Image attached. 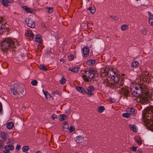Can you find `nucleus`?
I'll use <instances>...</instances> for the list:
<instances>
[{"label": "nucleus", "instance_id": "1", "mask_svg": "<svg viewBox=\"0 0 153 153\" xmlns=\"http://www.w3.org/2000/svg\"><path fill=\"white\" fill-rule=\"evenodd\" d=\"M146 88L144 84H142L141 85L138 84L135 87V90L131 89L132 94L136 98L135 100H136L138 102L144 104L147 103L151 98V94L146 90Z\"/></svg>", "mask_w": 153, "mask_h": 153}, {"label": "nucleus", "instance_id": "2", "mask_svg": "<svg viewBox=\"0 0 153 153\" xmlns=\"http://www.w3.org/2000/svg\"><path fill=\"white\" fill-rule=\"evenodd\" d=\"M10 89L11 92L14 97L17 98H21L26 93L24 85L18 82H16L11 85Z\"/></svg>", "mask_w": 153, "mask_h": 153}, {"label": "nucleus", "instance_id": "3", "mask_svg": "<svg viewBox=\"0 0 153 153\" xmlns=\"http://www.w3.org/2000/svg\"><path fill=\"white\" fill-rule=\"evenodd\" d=\"M108 74L115 82L114 85L116 88H120L124 84V78L122 77L120 75L116 74L113 69L109 70L108 71Z\"/></svg>", "mask_w": 153, "mask_h": 153}, {"label": "nucleus", "instance_id": "4", "mask_svg": "<svg viewBox=\"0 0 153 153\" xmlns=\"http://www.w3.org/2000/svg\"><path fill=\"white\" fill-rule=\"evenodd\" d=\"M15 47L14 43L10 38H4L0 45V49L3 51H7Z\"/></svg>", "mask_w": 153, "mask_h": 153}, {"label": "nucleus", "instance_id": "5", "mask_svg": "<svg viewBox=\"0 0 153 153\" xmlns=\"http://www.w3.org/2000/svg\"><path fill=\"white\" fill-rule=\"evenodd\" d=\"M82 78L84 81L88 82L89 79H91L94 77L95 75L94 71L91 69H88L84 71Z\"/></svg>", "mask_w": 153, "mask_h": 153}, {"label": "nucleus", "instance_id": "6", "mask_svg": "<svg viewBox=\"0 0 153 153\" xmlns=\"http://www.w3.org/2000/svg\"><path fill=\"white\" fill-rule=\"evenodd\" d=\"M7 25L4 22L2 18L0 19V34L3 33L4 31H6L8 27Z\"/></svg>", "mask_w": 153, "mask_h": 153}, {"label": "nucleus", "instance_id": "7", "mask_svg": "<svg viewBox=\"0 0 153 153\" xmlns=\"http://www.w3.org/2000/svg\"><path fill=\"white\" fill-rule=\"evenodd\" d=\"M144 116L146 118L147 120H149L150 117H152L153 116V106L149 108V109L145 112Z\"/></svg>", "mask_w": 153, "mask_h": 153}, {"label": "nucleus", "instance_id": "8", "mask_svg": "<svg viewBox=\"0 0 153 153\" xmlns=\"http://www.w3.org/2000/svg\"><path fill=\"white\" fill-rule=\"evenodd\" d=\"M25 23L28 26L32 28L35 27V25L34 22L32 20L28 18H26V19Z\"/></svg>", "mask_w": 153, "mask_h": 153}, {"label": "nucleus", "instance_id": "9", "mask_svg": "<svg viewBox=\"0 0 153 153\" xmlns=\"http://www.w3.org/2000/svg\"><path fill=\"white\" fill-rule=\"evenodd\" d=\"M95 89V88L93 86H90L87 87V90H85L86 92V94L90 96H93L94 94L92 93V92Z\"/></svg>", "mask_w": 153, "mask_h": 153}, {"label": "nucleus", "instance_id": "10", "mask_svg": "<svg viewBox=\"0 0 153 153\" xmlns=\"http://www.w3.org/2000/svg\"><path fill=\"white\" fill-rule=\"evenodd\" d=\"M115 83V82H114L113 83H111L109 82V80H108L107 79H104V84L106 86H108L111 88H116L114 85Z\"/></svg>", "mask_w": 153, "mask_h": 153}, {"label": "nucleus", "instance_id": "11", "mask_svg": "<svg viewBox=\"0 0 153 153\" xmlns=\"http://www.w3.org/2000/svg\"><path fill=\"white\" fill-rule=\"evenodd\" d=\"M149 17V23L150 26H153V14H151L150 12H148Z\"/></svg>", "mask_w": 153, "mask_h": 153}, {"label": "nucleus", "instance_id": "12", "mask_svg": "<svg viewBox=\"0 0 153 153\" xmlns=\"http://www.w3.org/2000/svg\"><path fill=\"white\" fill-rule=\"evenodd\" d=\"M149 75V73L147 71H145L143 72L141 74V77L143 78V80L144 82H146V79H148L149 77L148 76Z\"/></svg>", "mask_w": 153, "mask_h": 153}, {"label": "nucleus", "instance_id": "13", "mask_svg": "<svg viewBox=\"0 0 153 153\" xmlns=\"http://www.w3.org/2000/svg\"><path fill=\"white\" fill-rule=\"evenodd\" d=\"M120 91L122 94L125 96H128L129 93V91L127 89L124 88H122Z\"/></svg>", "mask_w": 153, "mask_h": 153}, {"label": "nucleus", "instance_id": "14", "mask_svg": "<svg viewBox=\"0 0 153 153\" xmlns=\"http://www.w3.org/2000/svg\"><path fill=\"white\" fill-rule=\"evenodd\" d=\"M82 51L84 56L85 57L88 56L89 50L86 47H84L82 49Z\"/></svg>", "mask_w": 153, "mask_h": 153}, {"label": "nucleus", "instance_id": "15", "mask_svg": "<svg viewBox=\"0 0 153 153\" xmlns=\"http://www.w3.org/2000/svg\"><path fill=\"white\" fill-rule=\"evenodd\" d=\"M76 88L78 91L82 93V94H86L85 90L83 88L81 87H76Z\"/></svg>", "mask_w": 153, "mask_h": 153}, {"label": "nucleus", "instance_id": "16", "mask_svg": "<svg viewBox=\"0 0 153 153\" xmlns=\"http://www.w3.org/2000/svg\"><path fill=\"white\" fill-rule=\"evenodd\" d=\"M1 2L4 6L7 7L8 5V3L9 2H12L13 1L12 0H1Z\"/></svg>", "mask_w": 153, "mask_h": 153}, {"label": "nucleus", "instance_id": "17", "mask_svg": "<svg viewBox=\"0 0 153 153\" xmlns=\"http://www.w3.org/2000/svg\"><path fill=\"white\" fill-rule=\"evenodd\" d=\"M8 135L4 132H1L0 133L1 138L4 141H6L7 137Z\"/></svg>", "mask_w": 153, "mask_h": 153}, {"label": "nucleus", "instance_id": "18", "mask_svg": "<svg viewBox=\"0 0 153 153\" xmlns=\"http://www.w3.org/2000/svg\"><path fill=\"white\" fill-rule=\"evenodd\" d=\"M43 92L47 100H49L51 99V96L50 94H49L48 92L47 91H45L43 90Z\"/></svg>", "mask_w": 153, "mask_h": 153}, {"label": "nucleus", "instance_id": "19", "mask_svg": "<svg viewBox=\"0 0 153 153\" xmlns=\"http://www.w3.org/2000/svg\"><path fill=\"white\" fill-rule=\"evenodd\" d=\"M126 111L129 113L130 114L133 115L135 114V111L134 109L132 108H127Z\"/></svg>", "mask_w": 153, "mask_h": 153}, {"label": "nucleus", "instance_id": "20", "mask_svg": "<svg viewBox=\"0 0 153 153\" xmlns=\"http://www.w3.org/2000/svg\"><path fill=\"white\" fill-rule=\"evenodd\" d=\"M69 128L68 123L66 122H65L62 126V128L64 131H67Z\"/></svg>", "mask_w": 153, "mask_h": 153}, {"label": "nucleus", "instance_id": "21", "mask_svg": "<svg viewBox=\"0 0 153 153\" xmlns=\"http://www.w3.org/2000/svg\"><path fill=\"white\" fill-rule=\"evenodd\" d=\"M83 141V137L81 136L77 137L76 140V141L77 143H81Z\"/></svg>", "mask_w": 153, "mask_h": 153}, {"label": "nucleus", "instance_id": "22", "mask_svg": "<svg viewBox=\"0 0 153 153\" xmlns=\"http://www.w3.org/2000/svg\"><path fill=\"white\" fill-rule=\"evenodd\" d=\"M80 68L79 67H75L74 68H70L68 69V70L71 71L74 73H77L79 71Z\"/></svg>", "mask_w": 153, "mask_h": 153}, {"label": "nucleus", "instance_id": "23", "mask_svg": "<svg viewBox=\"0 0 153 153\" xmlns=\"http://www.w3.org/2000/svg\"><path fill=\"white\" fill-rule=\"evenodd\" d=\"M4 148L6 150H10L13 149H14V147L12 145H7L5 146Z\"/></svg>", "mask_w": 153, "mask_h": 153}, {"label": "nucleus", "instance_id": "24", "mask_svg": "<svg viewBox=\"0 0 153 153\" xmlns=\"http://www.w3.org/2000/svg\"><path fill=\"white\" fill-rule=\"evenodd\" d=\"M95 63V60L93 59L88 60L86 61V64L88 65H93Z\"/></svg>", "mask_w": 153, "mask_h": 153}, {"label": "nucleus", "instance_id": "25", "mask_svg": "<svg viewBox=\"0 0 153 153\" xmlns=\"http://www.w3.org/2000/svg\"><path fill=\"white\" fill-rule=\"evenodd\" d=\"M14 126L13 123L12 122H10L7 124V127L9 129L12 128Z\"/></svg>", "mask_w": 153, "mask_h": 153}, {"label": "nucleus", "instance_id": "26", "mask_svg": "<svg viewBox=\"0 0 153 153\" xmlns=\"http://www.w3.org/2000/svg\"><path fill=\"white\" fill-rule=\"evenodd\" d=\"M139 63L137 61H134L132 62L131 64V66L134 68H137L139 66Z\"/></svg>", "mask_w": 153, "mask_h": 153}, {"label": "nucleus", "instance_id": "27", "mask_svg": "<svg viewBox=\"0 0 153 153\" xmlns=\"http://www.w3.org/2000/svg\"><path fill=\"white\" fill-rule=\"evenodd\" d=\"M129 28L128 25H123L121 27V30L123 31H125L128 30Z\"/></svg>", "mask_w": 153, "mask_h": 153}, {"label": "nucleus", "instance_id": "28", "mask_svg": "<svg viewBox=\"0 0 153 153\" xmlns=\"http://www.w3.org/2000/svg\"><path fill=\"white\" fill-rule=\"evenodd\" d=\"M60 120L61 121H62L65 120L67 117V116L64 114H60Z\"/></svg>", "mask_w": 153, "mask_h": 153}, {"label": "nucleus", "instance_id": "29", "mask_svg": "<svg viewBox=\"0 0 153 153\" xmlns=\"http://www.w3.org/2000/svg\"><path fill=\"white\" fill-rule=\"evenodd\" d=\"M129 128L132 130L133 132H137V130L134 125H130Z\"/></svg>", "mask_w": 153, "mask_h": 153}, {"label": "nucleus", "instance_id": "30", "mask_svg": "<svg viewBox=\"0 0 153 153\" xmlns=\"http://www.w3.org/2000/svg\"><path fill=\"white\" fill-rule=\"evenodd\" d=\"M36 42H40L42 41V39L40 38L39 35H37L35 38Z\"/></svg>", "mask_w": 153, "mask_h": 153}, {"label": "nucleus", "instance_id": "31", "mask_svg": "<svg viewBox=\"0 0 153 153\" xmlns=\"http://www.w3.org/2000/svg\"><path fill=\"white\" fill-rule=\"evenodd\" d=\"M105 109L104 107L101 106L98 108L97 110L99 112L101 113H102Z\"/></svg>", "mask_w": 153, "mask_h": 153}, {"label": "nucleus", "instance_id": "32", "mask_svg": "<svg viewBox=\"0 0 153 153\" xmlns=\"http://www.w3.org/2000/svg\"><path fill=\"white\" fill-rule=\"evenodd\" d=\"M87 10L92 14H94L95 12V10L92 7H89Z\"/></svg>", "mask_w": 153, "mask_h": 153}, {"label": "nucleus", "instance_id": "33", "mask_svg": "<svg viewBox=\"0 0 153 153\" xmlns=\"http://www.w3.org/2000/svg\"><path fill=\"white\" fill-rule=\"evenodd\" d=\"M29 149V147L27 146H24L22 148V151L23 152L27 151Z\"/></svg>", "mask_w": 153, "mask_h": 153}, {"label": "nucleus", "instance_id": "34", "mask_svg": "<svg viewBox=\"0 0 153 153\" xmlns=\"http://www.w3.org/2000/svg\"><path fill=\"white\" fill-rule=\"evenodd\" d=\"M66 79L62 77L61 80L59 81V83L62 85H63L65 84L66 82Z\"/></svg>", "mask_w": 153, "mask_h": 153}, {"label": "nucleus", "instance_id": "35", "mask_svg": "<svg viewBox=\"0 0 153 153\" xmlns=\"http://www.w3.org/2000/svg\"><path fill=\"white\" fill-rule=\"evenodd\" d=\"M14 142V141L13 139L11 138H9L8 139V141L7 142V144H13Z\"/></svg>", "mask_w": 153, "mask_h": 153}, {"label": "nucleus", "instance_id": "36", "mask_svg": "<svg viewBox=\"0 0 153 153\" xmlns=\"http://www.w3.org/2000/svg\"><path fill=\"white\" fill-rule=\"evenodd\" d=\"M122 116L123 117L128 118L130 117V114L129 113L127 112V113H124L123 114Z\"/></svg>", "mask_w": 153, "mask_h": 153}, {"label": "nucleus", "instance_id": "37", "mask_svg": "<svg viewBox=\"0 0 153 153\" xmlns=\"http://www.w3.org/2000/svg\"><path fill=\"white\" fill-rule=\"evenodd\" d=\"M135 141L137 142L139 145H140L142 144V142L140 139L135 138Z\"/></svg>", "mask_w": 153, "mask_h": 153}, {"label": "nucleus", "instance_id": "38", "mask_svg": "<svg viewBox=\"0 0 153 153\" xmlns=\"http://www.w3.org/2000/svg\"><path fill=\"white\" fill-rule=\"evenodd\" d=\"M47 11L48 13H51L53 11V8L51 7H48L46 8Z\"/></svg>", "mask_w": 153, "mask_h": 153}, {"label": "nucleus", "instance_id": "39", "mask_svg": "<svg viewBox=\"0 0 153 153\" xmlns=\"http://www.w3.org/2000/svg\"><path fill=\"white\" fill-rule=\"evenodd\" d=\"M37 81L35 80H33L31 82V84L33 86L36 85H37Z\"/></svg>", "mask_w": 153, "mask_h": 153}, {"label": "nucleus", "instance_id": "40", "mask_svg": "<svg viewBox=\"0 0 153 153\" xmlns=\"http://www.w3.org/2000/svg\"><path fill=\"white\" fill-rule=\"evenodd\" d=\"M40 69L43 71H47V69L45 68V66L42 65H40Z\"/></svg>", "mask_w": 153, "mask_h": 153}, {"label": "nucleus", "instance_id": "41", "mask_svg": "<svg viewBox=\"0 0 153 153\" xmlns=\"http://www.w3.org/2000/svg\"><path fill=\"white\" fill-rule=\"evenodd\" d=\"M4 145V141L2 140H0V149L2 148Z\"/></svg>", "mask_w": 153, "mask_h": 153}, {"label": "nucleus", "instance_id": "42", "mask_svg": "<svg viewBox=\"0 0 153 153\" xmlns=\"http://www.w3.org/2000/svg\"><path fill=\"white\" fill-rule=\"evenodd\" d=\"M74 56L72 55H70L68 56V60L71 61L74 58Z\"/></svg>", "mask_w": 153, "mask_h": 153}, {"label": "nucleus", "instance_id": "43", "mask_svg": "<svg viewBox=\"0 0 153 153\" xmlns=\"http://www.w3.org/2000/svg\"><path fill=\"white\" fill-rule=\"evenodd\" d=\"M33 34L32 33V32H31V33H30L29 36H28V37L30 38V40H32L33 39Z\"/></svg>", "mask_w": 153, "mask_h": 153}, {"label": "nucleus", "instance_id": "44", "mask_svg": "<svg viewBox=\"0 0 153 153\" xmlns=\"http://www.w3.org/2000/svg\"><path fill=\"white\" fill-rule=\"evenodd\" d=\"M143 34L145 35L147 33V31L146 29L144 28H143L141 30Z\"/></svg>", "mask_w": 153, "mask_h": 153}, {"label": "nucleus", "instance_id": "45", "mask_svg": "<svg viewBox=\"0 0 153 153\" xmlns=\"http://www.w3.org/2000/svg\"><path fill=\"white\" fill-rule=\"evenodd\" d=\"M26 11L28 13H32L33 12L32 10L30 8L28 7L27 8Z\"/></svg>", "mask_w": 153, "mask_h": 153}, {"label": "nucleus", "instance_id": "46", "mask_svg": "<svg viewBox=\"0 0 153 153\" xmlns=\"http://www.w3.org/2000/svg\"><path fill=\"white\" fill-rule=\"evenodd\" d=\"M52 94L54 95H55L56 94L59 95V92L57 91H53L52 92Z\"/></svg>", "mask_w": 153, "mask_h": 153}, {"label": "nucleus", "instance_id": "47", "mask_svg": "<svg viewBox=\"0 0 153 153\" xmlns=\"http://www.w3.org/2000/svg\"><path fill=\"white\" fill-rule=\"evenodd\" d=\"M30 31H29V30H26V32H25V35L26 36H28L30 33Z\"/></svg>", "mask_w": 153, "mask_h": 153}, {"label": "nucleus", "instance_id": "48", "mask_svg": "<svg viewBox=\"0 0 153 153\" xmlns=\"http://www.w3.org/2000/svg\"><path fill=\"white\" fill-rule=\"evenodd\" d=\"M51 117L53 120H54L55 119L57 118V116L55 114H53L52 115Z\"/></svg>", "mask_w": 153, "mask_h": 153}, {"label": "nucleus", "instance_id": "49", "mask_svg": "<svg viewBox=\"0 0 153 153\" xmlns=\"http://www.w3.org/2000/svg\"><path fill=\"white\" fill-rule=\"evenodd\" d=\"M74 130V128L72 127H71L70 128H69V130L71 132L73 131Z\"/></svg>", "mask_w": 153, "mask_h": 153}, {"label": "nucleus", "instance_id": "50", "mask_svg": "<svg viewBox=\"0 0 153 153\" xmlns=\"http://www.w3.org/2000/svg\"><path fill=\"white\" fill-rule=\"evenodd\" d=\"M111 18H112L114 20H117L118 19V18L117 17L114 16H112L110 17Z\"/></svg>", "mask_w": 153, "mask_h": 153}, {"label": "nucleus", "instance_id": "51", "mask_svg": "<svg viewBox=\"0 0 153 153\" xmlns=\"http://www.w3.org/2000/svg\"><path fill=\"white\" fill-rule=\"evenodd\" d=\"M2 111V105L1 103L0 102V113Z\"/></svg>", "mask_w": 153, "mask_h": 153}, {"label": "nucleus", "instance_id": "52", "mask_svg": "<svg viewBox=\"0 0 153 153\" xmlns=\"http://www.w3.org/2000/svg\"><path fill=\"white\" fill-rule=\"evenodd\" d=\"M20 145H17L16 147V149L17 150H19L20 149Z\"/></svg>", "mask_w": 153, "mask_h": 153}, {"label": "nucleus", "instance_id": "53", "mask_svg": "<svg viewBox=\"0 0 153 153\" xmlns=\"http://www.w3.org/2000/svg\"><path fill=\"white\" fill-rule=\"evenodd\" d=\"M110 100L111 102L113 103L114 102L116 101L115 99H114L113 98H110Z\"/></svg>", "mask_w": 153, "mask_h": 153}, {"label": "nucleus", "instance_id": "54", "mask_svg": "<svg viewBox=\"0 0 153 153\" xmlns=\"http://www.w3.org/2000/svg\"><path fill=\"white\" fill-rule=\"evenodd\" d=\"M3 153H10V152L9 151V150L6 149L4 151Z\"/></svg>", "mask_w": 153, "mask_h": 153}, {"label": "nucleus", "instance_id": "55", "mask_svg": "<svg viewBox=\"0 0 153 153\" xmlns=\"http://www.w3.org/2000/svg\"><path fill=\"white\" fill-rule=\"evenodd\" d=\"M41 26L42 27H45V24L44 23H42L41 24Z\"/></svg>", "mask_w": 153, "mask_h": 153}, {"label": "nucleus", "instance_id": "56", "mask_svg": "<svg viewBox=\"0 0 153 153\" xmlns=\"http://www.w3.org/2000/svg\"><path fill=\"white\" fill-rule=\"evenodd\" d=\"M131 150L133 151H136V148L135 147H133L132 148Z\"/></svg>", "mask_w": 153, "mask_h": 153}, {"label": "nucleus", "instance_id": "57", "mask_svg": "<svg viewBox=\"0 0 153 153\" xmlns=\"http://www.w3.org/2000/svg\"><path fill=\"white\" fill-rule=\"evenodd\" d=\"M28 7H27L26 6H24L23 7V8L24 10H25L26 11L27 10V8Z\"/></svg>", "mask_w": 153, "mask_h": 153}, {"label": "nucleus", "instance_id": "58", "mask_svg": "<svg viewBox=\"0 0 153 153\" xmlns=\"http://www.w3.org/2000/svg\"><path fill=\"white\" fill-rule=\"evenodd\" d=\"M60 62H64L65 61V59H61L60 60Z\"/></svg>", "mask_w": 153, "mask_h": 153}, {"label": "nucleus", "instance_id": "59", "mask_svg": "<svg viewBox=\"0 0 153 153\" xmlns=\"http://www.w3.org/2000/svg\"><path fill=\"white\" fill-rule=\"evenodd\" d=\"M24 56V54H20L19 56V57H23Z\"/></svg>", "mask_w": 153, "mask_h": 153}, {"label": "nucleus", "instance_id": "60", "mask_svg": "<svg viewBox=\"0 0 153 153\" xmlns=\"http://www.w3.org/2000/svg\"><path fill=\"white\" fill-rule=\"evenodd\" d=\"M35 153H41V152L40 151H38L37 152H35Z\"/></svg>", "mask_w": 153, "mask_h": 153}, {"label": "nucleus", "instance_id": "61", "mask_svg": "<svg viewBox=\"0 0 153 153\" xmlns=\"http://www.w3.org/2000/svg\"><path fill=\"white\" fill-rule=\"evenodd\" d=\"M137 153H140V152L139 151V152H137Z\"/></svg>", "mask_w": 153, "mask_h": 153}, {"label": "nucleus", "instance_id": "62", "mask_svg": "<svg viewBox=\"0 0 153 153\" xmlns=\"http://www.w3.org/2000/svg\"><path fill=\"white\" fill-rule=\"evenodd\" d=\"M75 153H79V152H75Z\"/></svg>", "mask_w": 153, "mask_h": 153}, {"label": "nucleus", "instance_id": "63", "mask_svg": "<svg viewBox=\"0 0 153 153\" xmlns=\"http://www.w3.org/2000/svg\"><path fill=\"white\" fill-rule=\"evenodd\" d=\"M25 153H28V152H25Z\"/></svg>", "mask_w": 153, "mask_h": 153}, {"label": "nucleus", "instance_id": "64", "mask_svg": "<svg viewBox=\"0 0 153 153\" xmlns=\"http://www.w3.org/2000/svg\"><path fill=\"white\" fill-rule=\"evenodd\" d=\"M140 77H141V76H140ZM143 78L142 77H142H141V78Z\"/></svg>", "mask_w": 153, "mask_h": 153}]
</instances>
